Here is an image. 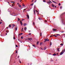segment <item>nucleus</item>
I'll use <instances>...</instances> for the list:
<instances>
[{
  "mask_svg": "<svg viewBox=\"0 0 65 65\" xmlns=\"http://www.w3.org/2000/svg\"><path fill=\"white\" fill-rule=\"evenodd\" d=\"M64 53V50H63L62 51V52H61V53H60V55H62L63 54V53Z\"/></svg>",
  "mask_w": 65,
  "mask_h": 65,
  "instance_id": "obj_1",
  "label": "nucleus"
},
{
  "mask_svg": "<svg viewBox=\"0 0 65 65\" xmlns=\"http://www.w3.org/2000/svg\"><path fill=\"white\" fill-rule=\"evenodd\" d=\"M20 24H21V26H22V25H23V23L22 22V21L21 20L20 21Z\"/></svg>",
  "mask_w": 65,
  "mask_h": 65,
  "instance_id": "obj_2",
  "label": "nucleus"
},
{
  "mask_svg": "<svg viewBox=\"0 0 65 65\" xmlns=\"http://www.w3.org/2000/svg\"><path fill=\"white\" fill-rule=\"evenodd\" d=\"M27 25V24L26 23H24L23 24L24 26H26Z\"/></svg>",
  "mask_w": 65,
  "mask_h": 65,
  "instance_id": "obj_3",
  "label": "nucleus"
},
{
  "mask_svg": "<svg viewBox=\"0 0 65 65\" xmlns=\"http://www.w3.org/2000/svg\"><path fill=\"white\" fill-rule=\"evenodd\" d=\"M43 44V42H40V45H41L42 44Z\"/></svg>",
  "mask_w": 65,
  "mask_h": 65,
  "instance_id": "obj_4",
  "label": "nucleus"
},
{
  "mask_svg": "<svg viewBox=\"0 0 65 65\" xmlns=\"http://www.w3.org/2000/svg\"><path fill=\"white\" fill-rule=\"evenodd\" d=\"M48 40V38H47L46 39H45V41H47Z\"/></svg>",
  "mask_w": 65,
  "mask_h": 65,
  "instance_id": "obj_5",
  "label": "nucleus"
},
{
  "mask_svg": "<svg viewBox=\"0 0 65 65\" xmlns=\"http://www.w3.org/2000/svg\"><path fill=\"white\" fill-rule=\"evenodd\" d=\"M27 19H29V15H27Z\"/></svg>",
  "mask_w": 65,
  "mask_h": 65,
  "instance_id": "obj_6",
  "label": "nucleus"
},
{
  "mask_svg": "<svg viewBox=\"0 0 65 65\" xmlns=\"http://www.w3.org/2000/svg\"><path fill=\"white\" fill-rule=\"evenodd\" d=\"M28 40H29V41H30H30H31V38H28Z\"/></svg>",
  "mask_w": 65,
  "mask_h": 65,
  "instance_id": "obj_7",
  "label": "nucleus"
},
{
  "mask_svg": "<svg viewBox=\"0 0 65 65\" xmlns=\"http://www.w3.org/2000/svg\"><path fill=\"white\" fill-rule=\"evenodd\" d=\"M15 36V35H14L13 36V39H14V40H15V37H14Z\"/></svg>",
  "mask_w": 65,
  "mask_h": 65,
  "instance_id": "obj_8",
  "label": "nucleus"
},
{
  "mask_svg": "<svg viewBox=\"0 0 65 65\" xmlns=\"http://www.w3.org/2000/svg\"><path fill=\"white\" fill-rule=\"evenodd\" d=\"M20 18H18V21H19H19H20Z\"/></svg>",
  "mask_w": 65,
  "mask_h": 65,
  "instance_id": "obj_9",
  "label": "nucleus"
},
{
  "mask_svg": "<svg viewBox=\"0 0 65 65\" xmlns=\"http://www.w3.org/2000/svg\"><path fill=\"white\" fill-rule=\"evenodd\" d=\"M52 42H51L50 44V46H51V45H52Z\"/></svg>",
  "mask_w": 65,
  "mask_h": 65,
  "instance_id": "obj_10",
  "label": "nucleus"
},
{
  "mask_svg": "<svg viewBox=\"0 0 65 65\" xmlns=\"http://www.w3.org/2000/svg\"><path fill=\"white\" fill-rule=\"evenodd\" d=\"M57 55V54H53V56H56Z\"/></svg>",
  "mask_w": 65,
  "mask_h": 65,
  "instance_id": "obj_11",
  "label": "nucleus"
},
{
  "mask_svg": "<svg viewBox=\"0 0 65 65\" xmlns=\"http://www.w3.org/2000/svg\"><path fill=\"white\" fill-rule=\"evenodd\" d=\"M38 19L39 20H41V18H39Z\"/></svg>",
  "mask_w": 65,
  "mask_h": 65,
  "instance_id": "obj_12",
  "label": "nucleus"
},
{
  "mask_svg": "<svg viewBox=\"0 0 65 65\" xmlns=\"http://www.w3.org/2000/svg\"><path fill=\"white\" fill-rule=\"evenodd\" d=\"M56 30H57V29H53V30L54 31H56Z\"/></svg>",
  "mask_w": 65,
  "mask_h": 65,
  "instance_id": "obj_13",
  "label": "nucleus"
},
{
  "mask_svg": "<svg viewBox=\"0 0 65 65\" xmlns=\"http://www.w3.org/2000/svg\"><path fill=\"white\" fill-rule=\"evenodd\" d=\"M52 2H53V3H56V2L53 1H52Z\"/></svg>",
  "mask_w": 65,
  "mask_h": 65,
  "instance_id": "obj_14",
  "label": "nucleus"
},
{
  "mask_svg": "<svg viewBox=\"0 0 65 65\" xmlns=\"http://www.w3.org/2000/svg\"><path fill=\"white\" fill-rule=\"evenodd\" d=\"M59 49H60V48H58L57 49V50L58 52H60V50H59Z\"/></svg>",
  "mask_w": 65,
  "mask_h": 65,
  "instance_id": "obj_15",
  "label": "nucleus"
},
{
  "mask_svg": "<svg viewBox=\"0 0 65 65\" xmlns=\"http://www.w3.org/2000/svg\"><path fill=\"white\" fill-rule=\"evenodd\" d=\"M47 3H48L49 4H51V3H50V2H47Z\"/></svg>",
  "mask_w": 65,
  "mask_h": 65,
  "instance_id": "obj_16",
  "label": "nucleus"
},
{
  "mask_svg": "<svg viewBox=\"0 0 65 65\" xmlns=\"http://www.w3.org/2000/svg\"><path fill=\"white\" fill-rule=\"evenodd\" d=\"M27 29V28H26V27H25L24 28V30H26V29Z\"/></svg>",
  "mask_w": 65,
  "mask_h": 65,
  "instance_id": "obj_17",
  "label": "nucleus"
},
{
  "mask_svg": "<svg viewBox=\"0 0 65 65\" xmlns=\"http://www.w3.org/2000/svg\"><path fill=\"white\" fill-rule=\"evenodd\" d=\"M39 43V41L37 42V45H38V44Z\"/></svg>",
  "mask_w": 65,
  "mask_h": 65,
  "instance_id": "obj_18",
  "label": "nucleus"
},
{
  "mask_svg": "<svg viewBox=\"0 0 65 65\" xmlns=\"http://www.w3.org/2000/svg\"><path fill=\"white\" fill-rule=\"evenodd\" d=\"M19 61L20 63H22V62H21V61L20 60V59H19Z\"/></svg>",
  "mask_w": 65,
  "mask_h": 65,
  "instance_id": "obj_19",
  "label": "nucleus"
},
{
  "mask_svg": "<svg viewBox=\"0 0 65 65\" xmlns=\"http://www.w3.org/2000/svg\"><path fill=\"white\" fill-rule=\"evenodd\" d=\"M19 7L20 8H21V6L20 5H19Z\"/></svg>",
  "mask_w": 65,
  "mask_h": 65,
  "instance_id": "obj_20",
  "label": "nucleus"
},
{
  "mask_svg": "<svg viewBox=\"0 0 65 65\" xmlns=\"http://www.w3.org/2000/svg\"><path fill=\"white\" fill-rule=\"evenodd\" d=\"M32 46H34L35 47H35V45H33Z\"/></svg>",
  "mask_w": 65,
  "mask_h": 65,
  "instance_id": "obj_21",
  "label": "nucleus"
},
{
  "mask_svg": "<svg viewBox=\"0 0 65 65\" xmlns=\"http://www.w3.org/2000/svg\"><path fill=\"white\" fill-rule=\"evenodd\" d=\"M9 27H11V25L10 24L9 26Z\"/></svg>",
  "mask_w": 65,
  "mask_h": 65,
  "instance_id": "obj_22",
  "label": "nucleus"
},
{
  "mask_svg": "<svg viewBox=\"0 0 65 65\" xmlns=\"http://www.w3.org/2000/svg\"><path fill=\"white\" fill-rule=\"evenodd\" d=\"M18 28V27H17L15 28V30H16V31H17V28Z\"/></svg>",
  "mask_w": 65,
  "mask_h": 65,
  "instance_id": "obj_23",
  "label": "nucleus"
},
{
  "mask_svg": "<svg viewBox=\"0 0 65 65\" xmlns=\"http://www.w3.org/2000/svg\"><path fill=\"white\" fill-rule=\"evenodd\" d=\"M11 3H15V2H11Z\"/></svg>",
  "mask_w": 65,
  "mask_h": 65,
  "instance_id": "obj_24",
  "label": "nucleus"
},
{
  "mask_svg": "<svg viewBox=\"0 0 65 65\" xmlns=\"http://www.w3.org/2000/svg\"><path fill=\"white\" fill-rule=\"evenodd\" d=\"M52 7H54V5L53 4H52Z\"/></svg>",
  "mask_w": 65,
  "mask_h": 65,
  "instance_id": "obj_25",
  "label": "nucleus"
},
{
  "mask_svg": "<svg viewBox=\"0 0 65 65\" xmlns=\"http://www.w3.org/2000/svg\"><path fill=\"white\" fill-rule=\"evenodd\" d=\"M22 6H23V7H24L25 6L23 4L22 5Z\"/></svg>",
  "mask_w": 65,
  "mask_h": 65,
  "instance_id": "obj_26",
  "label": "nucleus"
},
{
  "mask_svg": "<svg viewBox=\"0 0 65 65\" xmlns=\"http://www.w3.org/2000/svg\"><path fill=\"white\" fill-rule=\"evenodd\" d=\"M53 36H55V37H57V36L55 35H53Z\"/></svg>",
  "mask_w": 65,
  "mask_h": 65,
  "instance_id": "obj_27",
  "label": "nucleus"
},
{
  "mask_svg": "<svg viewBox=\"0 0 65 65\" xmlns=\"http://www.w3.org/2000/svg\"><path fill=\"white\" fill-rule=\"evenodd\" d=\"M34 14H35V10H34Z\"/></svg>",
  "mask_w": 65,
  "mask_h": 65,
  "instance_id": "obj_28",
  "label": "nucleus"
},
{
  "mask_svg": "<svg viewBox=\"0 0 65 65\" xmlns=\"http://www.w3.org/2000/svg\"><path fill=\"white\" fill-rule=\"evenodd\" d=\"M58 5H59V6H60V5H61V4H60V3H59Z\"/></svg>",
  "mask_w": 65,
  "mask_h": 65,
  "instance_id": "obj_29",
  "label": "nucleus"
},
{
  "mask_svg": "<svg viewBox=\"0 0 65 65\" xmlns=\"http://www.w3.org/2000/svg\"><path fill=\"white\" fill-rule=\"evenodd\" d=\"M57 36H58V35H59V36H60V35L58 34H57L56 35Z\"/></svg>",
  "mask_w": 65,
  "mask_h": 65,
  "instance_id": "obj_30",
  "label": "nucleus"
},
{
  "mask_svg": "<svg viewBox=\"0 0 65 65\" xmlns=\"http://www.w3.org/2000/svg\"><path fill=\"white\" fill-rule=\"evenodd\" d=\"M21 39H23V36H21Z\"/></svg>",
  "mask_w": 65,
  "mask_h": 65,
  "instance_id": "obj_31",
  "label": "nucleus"
},
{
  "mask_svg": "<svg viewBox=\"0 0 65 65\" xmlns=\"http://www.w3.org/2000/svg\"><path fill=\"white\" fill-rule=\"evenodd\" d=\"M17 4H18V5H20V3H17Z\"/></svg>",
  "mask_w": 65,
  "mask_h": 65,
  "instance_id": "obj_32",
  "label": "nucleus"
},
{
  "mask_svg": "<svg viewBox=\"0 0 65 65\" xmlns=\"http://www.w3.org/2000/svg\"><path fill=\"white\" fill-rule=\"evenodd\" d=\"M40 36H42V34H41V33H40Z\"/></svg>",
  "mask_w": 65,
  "mask_h": 65,
  "instance_id": "obj_33",
  "label": "nucleus"
},
{
  "mask_svg": "<svg viewBox=\"0 0 65 65\" xmlns=\"http://www.w3.org/2000/svg\"><path fill=\"white\" fill-rule=\"evenodd\" d=\"M33 4H34V3H33L32 4L30 5H33Z\"/></svg>",
  "mask_w": 65,
  "mask_h": 65,
  "instance_id": "obj_34",
  "label": "nucleus"
},
{
  "mask_svg": "<svg viewBox=\"0 0 65 65\" xmlns=\"http://www.w3.org/2000/svg\"><path fill=\"white\" fill-rule=\"evenodd\" d=\"M53 35L50 36V37H53Z\"/></svg>",
  "mask_w": 65,
  "mask_h": 65,
  "instance_id": "obj_35",
  "label": "nucleus"
},
{
  "mask_svg": "<svg viewBox=\"0 0 65 65\" xmlns=\"http://www.w3.org/2000/svg\"><path fill=\"white\" fill-rule=\"evenodd\" d=\"M60 45H63V44L61 43V44H60Z\"/></svg>",
  "mask_w": 65,
  "mask_h": 65,
  "instance_id": "obj_36",
  "label": "nucleus"
},
{
  "mask_svg": "<svg viewBox=\"0 0 65 65\" xmlns=\"http://www.w3.org/2000/svg\"><path fill=\"white\" fill-rule=\"evenodd\" d=\"M62 8V6L60 7V9H61V8Z\"/></svg>",
  "mask_w": 65,
  "mask_h": 65,
  "instance_id": "obj_37",
  "label": "nucleus"
},
{
  "mask_svg": "<svg viewBox=\"0 0 65 65\" xmlns=\"http://www.w3.org/2000/svg\"><path fill=\"white\" fill-rule=\"evenodd\" d=\"M31 35V33H30L29 34V35Z\"/></svg>",
  "mask_w": 65,
  "mask_h": 65,
  "instance_id": "obj_38",
  "label": "nucleus"
},
{
  "mask_svg": "<svg viewBox=\"0 0 65 65\" xmlns=\"http://www.w3.org/2000/svg\"><path fill=\"white\" fill-rule=\"evenodd\" d=\"M43 1L44 2H45V0H43Z\"/></svg>",
  "mask_w": 65,
  "mask_h": 65,
  "instance_id": "obj_39",
  "label": "nucleus"
},
{
  "mask_svg": "<svg viewBox=\"0 0 65 65\" xmlns=\"http://www.w3.org/2000/svg\"><path fill=\"white\" fill-rule=\"evenodd\" d=\"M16 46L17 47H18V45H16Z\"/></svg>",
  "mask_w": 65,
  "mask_h": 65,
  "instance_id": "obj_40",
  "label": "nucleus"
},
{
  "mask_svg": "<svg viewBox=\"0 0 65 65\" xmlns=\"http://www.w3.org/2000/svg\"><path fill=\"white\" fill-rule=\"evenodd\" d=\"M36 11L37 12H38V11H37V10H36Z\"/></svg>",
  "mask_w": 65,
  "mask_h": 65,
  "instance_id": "obj_41",
  "label": "nucleus"
},
{
  "mask_svg": "<svg viewBox=\"0 0 65 65\" xmlns=\"http://www.w3.org/2000/svg\"><path fill=\"white\" fill-rule=\"evenodd\" d=\"M34 24H35V23H34V22H33V24L34 25Z\"/></svg>",
  "mask_w": 65,
  "mask_h": 65,
  "instance_id": "obj_42",
  "label": "nucleus"
},
{
  "mask_svg": "<svg viewBox=\"0 0 65 65\" xmlns=\"http://www.w3.org/2000/svg\"><path fill=\"white\" fill-rule=\"evenodd\" d=\"M12 4H13V5H14V4H14V3H13Z\"/></svg>",
  "mask_w": 65,
  "mask_h": 65,
  "instance_id": "obj_43",
  "label": "nucleus"
},
{
  "mask_svg": "<svg viewBox=\"0 0 65 65\" xmlns=\"http://www.w3.org/2000/svg\"><path fill=\"white\" fill-rule=\"evenodd\" d=\"M45 22H47V21L46 20H45Z\"/></svg>",
  "mask_w": 65,
  "mask_h": 65,
  "instance_id": "obj_44",
  "label": "nucleus"
},
{
  "mask_svg": "<svg viewBox=\"0 0 65 65\" xmlns=\"http://www.w3.org/2000/svg\"><path fill=\"white\" fill-rule=\"evenodd\" d=\"M49 1L50 2H51V3H52V2L50 0Z\"/></svg>",
  "mask_w": 65,
  "mask_h": 65,
  "instance_id": "obj_45",
  "label": "nucleus"
},
{
  "mask_svg": "<svg viewBox=\"0 0 65 65\" xmlns=\"http://www.w3.org/2000/svg\"><path fill=\"white\" fill-rule=\"evenodd\" d=\"M37 1V0H35V2H36Z\"/></svg>",
  "mask_w": 65,
  "mask_h": 65,
  "instance_id": "obj_46",
  "label": "nucleus"
},
{
  "mask_svg": "<svg viewBox=\"0 0 65 65\" xmlns=\"http://www.w3.org/2000/svg\"><path fill=\"white\" fill-rule=\"evenodd\" d=\"M12 6H13V5L12 4Z\"/></svg>",
  "mask_w": 65,
  "mask_h": 65,
  "instance_id": "obj_47",
  "label": "nucleus"
},
{
  "mask_svg": "<svg viewBox=\"0 0 65 65\" xmlns=\"http://www.w3.org/2000/svg\"><path fill=\"white\" fill-rule=\"evenodd\" d=\"M16 53L17 54V50H16Z\"/></svg>",
  "mask_w": 65,
  "mask_h": 65,
  "instance_id": "obj_48",
  "label": "nucleus"
},
{
  "mask_svg": "<svg viewBox=\"0 0 65 65\" xmlns=\"http://www.w3.org/2000/svg\"><path fill=\"white\" fill-rule=\"evenodd\" d=\"M30 40H32V38H30Z\"/></svg>",
  "mask_w": 65,
  "mask_h": 65,
  "instance_id": "obj_49",
  "label": "nucleus"
},
{
  "mask_svg": "<svg viewBox=\"0 0 65 65\" xmlns=\"http://www.w3.org/2000/svg\"><path fill=\"white\" fill-rule=\"evenodd\" d=\"M34 8H35V7H36V6H34Z\"/></svg>",
  "mask_w": 65,
  "mask_h": 65,
  "instance_id": "obj_50",
  "label": "nucleus"
},
{
  "mask_svg": "<svg viewBox=\"0 0 65 65\" xmlns=\"http://www.w3.org/2000/svg\"><path fill=\"white\" fill-rule=\"evenodd\" d=\"M20 34H21V35H22V34H23V33H21Z\"/></svg>",
  "mask_w": 65,
  "mask_h": 65,
  "instance_id": "obj_51",
  "label": "nucleus"
},
{
  "mask_svg": "<svg viewBox=\"0 0 65 65\" xmlns=\"http://www.w3.org/2000/svg\"><path fill=\"white\" fill-rule=\"evenodd\" d=\"M6 32L7 33H8L9 32L7 31H7H6Z\"/></svg>",
  "mask_w": 65,
  "mask_h": 65,
  "instance_id": "obj_52",
  "label": "nucleus"
},
{
  "mask_svg": "<svg viewBox=\"0 0 65 65\" xmlns=\"http://www.w3.org/2000/svg\"><path fill=\"white\" fill-rule=\"evenodd\" d=\"M33 0H32V3H33Z\"/></svg>",
  "mask_w": 65,
  "mask_h": 65,
  "instance_id": "obj_53",
  "label": "nucleus"
},
{
  "mask_svg": "<svg viewBox=\"0 0 65 65\" xmlns=\"http://www.w3.org/2000/svg\"><path fill=\"white\" fill-rule=\"evenodd\" d=\"M64 52H65V49H64Z\"/></svg>",
  "mask_w": 65,
  "mask_h": 65,
  "instance_id": "obj_54",
  "label": "nucleus"
},
{
  "mask_svg": "<svg viewBox=\"0 0 65 65\" xmlns=\"http://www.w3.org/2000/svg\"><path fill=\"white\" fill-rule=\"evenodd\" d=\"M14 27V26H13V27H12V28H11L12 29V28H13Z\"/></svg>",
  "mask_w": 65,
  "mask_h": 65,
  "instance_id": "obj_55",
  "label": "nucleus"
},
{
  "mask_svg": "<svg viewBox=\"0 0 65 65\" xmlns=\"http://www.w3.org/2000/svg\"><path fill=\"white\" fill-rule=\"evenodd\" d=\"M19 57H20V56H18V58H19Z\"/></svg>",
  "mask_w": 65,
  "mask_h": 65,
  "instance_id": "obj_56",
  "label": "nucleus"
},
{
  "mask_svg": "<svg viewBox=\"0 0 65 65\" xmlns=\"http://www.w3.org/2000/svg\"><path fill=\"white\" fill-rule=\"evenodd\" d=\"M18 41H20V39H18Z\"/></svg>",
  "mask_w": 65,
  "mask_h": 65,
  "instance_id": "obj_57",
  "label": "nucleus"
},
{
  "mask_svg": "<svg viewBox=\"0 0 65 65\" xmlns=\"http://www.w3.org/2000/svg\"><path fill=\"white\" fill-rule=\"evenodd\" d=\"M21 35V34H19V35H18V36H19L20 35Z\"/></svg>",
  "mask_w": 65,
  "mask_h": 65,
  "instance_id": "obj_58",
  "label": "nucleus"
},
{
  "mask_svg": "<svg viewBox=\"0 0 65 65\" xmlns=\"http://www.w3.org/2000/svg\"><path fill=\"white\" fill-rule=\"evenodd\" d=\"M24 19H22V21H24Z\"/></svg>",
  "mask_w": 65,
  "mask_h": 65,
  "instance_id": "obj_59",
  "label": "nucleus"
},
{
  "mask_svg": "<svg viewBox=\"0 0 65 65\" xmlns=\"http://www.w3.org/2000/svg\"><path fill=\"white\" fill-rule=\"evenodd\" d=\"M25 10H26L25 9H24V10L25 11Z\"/></svg>",
  "mask_w": 65,
  "mask_h": 65,
  "instance_id": "obj_60",
  "label": "nucleus"
},
{
  "mask_svg": "<svg viewBox=\"0 0 65 65\" xmlns=\"http://www.w3.org/2000/svg\"><path fill=\"white\" fill-rule=\"evenodd\" d=\"M0 24H2V22H0Z\"/></svg>",
  "mask_w": 65,
  "mask_h": 65,
  "instance_id": "obj_61",
  "label": "nucleus"
},
{
  "mask_svg": "<svg viewBox=\"0 0 65 65\" xmlns=\"http://www.w3.org/2000/svg\"><path fill=\"white\" fill-rule=\"evenodd\" d=\"M55 8H56L57 7H56V6H55Z\"/></svg>",
  "mask_w": 65,
  "mask_h": 65,
  "instance_id": "obj_62",
  "label": "nucleus"
},
{
  "mask_svg": "<svg viewBox=\"0 0 65 65\" xmlns=\"http://www.w3.org/2000/svg\"><path fill=\"white\" fill-rule=\"evenodd\" d=\"M23 30V28H22V30Z\"/></svg>",
  "mask_w": 65,
  "mask_h": 65,
  "instance_id": "obj_63",
  "label": "nucleus"
},
{
  "mask_svg": "<svg viewBox=\"0 0 65 65\" xmlns=\"http://www.w3.org/2000/svg\"><path fill=\"white\" fill-rule=\"evenodd\" d=\"M49 39H48V40H47V41H49Z\"/></svg>",
  "mask_w": 65,
  "mask_h": 65,
  "instance_id": "obj_64",
  "label": "nucleus"
}]
</instances>
